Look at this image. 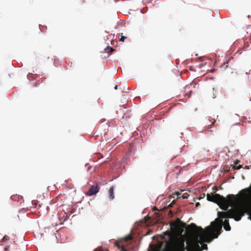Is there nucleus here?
I'll list each match as a JSON object with an SVG mask.
<instances>
[{"mask_svg":"<svg viewBox=\"0 0 251 251\" xmlns=\"http://www.w3.org/2000/svg\"><path fill=\"white\" fill-rule=\"evenodd\" d=\"M114 50V49L112 48H111L109 46H107L105 49V51L106 52H113Z\"/></svg>","mask_w":251,"mask_h":251,"instance_id":"nucleus-10","label":"nucleus"},{"mask_svg":"<svg viewBox=\"0 0 251 251\" xmlns=\"http://www.w3.org/2000/svg\"><path fill=\"white\" fill-rule=\"evenodd\" d=\"M215 122H216V120H214V121L211 123V124L210 125H208V126H209L208 128H211L212 126L214 125Z\"/></svg>","mask_w":251,"mask_h":251,"instance_id":"nucleus-17","label":"nucleus"},{"mask_svg":"<svg viewBox=\"0 0 251 251\" xmlns=\"http://www.w3.org/2000/svg\"><path fill=\"white\" fill-rule=\"evenodd\" d=\"M216 219V221L218 222V223H215V222H213L211 223V225L212 226H210L213 229L215 228L216 225H221V227L222 226V224H224V228L226 231H229L231 229L230 226L228 223V220H226L223 223V220H222L223 218Z\"/></svg>","mask_w":251,"mask_h":251,"instance_id":"nucleus-4","label":"nucleus"},{"mask_svg":"<svg viewBox=\"0 0 251 251\" xmlns=\"http://www.w3.org/2000/svg\"><path fill=\"white\" fill-rule=\"evenodd\" d=\"M121 34V38L120 39L119 41L123 42L124 41V40L126 38V37L123 36L122 33Z\"/></svg>","mask_w":251,"mask_h":251,"instance_id":"nucleus-14","label":"nucleus"},{"mask_svg":"<svg viewBox=\"0 0 251 251\" xmlns=\"http://www.w3.org/2000/svg\"><path fill=\"white\" fill-rule=\"evenodd\" d=\"M185 89L186 91L187 90H189V92H190V94H186V95H187L188 96V98H189L190 95H191V91L190 90V86H186L185 88Z\"/></svg>","mask_w":251,"mask_h":251,"instance_id":"nucleus-13","label":"nucleus"},{"mask_svg":"<svg viewBox=\"0 0 251 251\" xmlns=\"http://www.w3.org/2000/svg\"><path fill=\"white\" fill-rule=\"evenodd\" d=\"M181 221L179 219H177L176 221L170 223L171 230L173 231L177 230L179 228V225Z\"/></svg>","mask_w":251,"mask_h":251,"instance_id":"nucleus-6","label":"nucleus"},{"mask_svg":"<svg viewBox=\"0 0 251 251\" xmlns=\"http://www.w3.org/2000/svg\"><path fill=\"white\" fill-rule=\"evenodd\" d=\"M202 250H207V246L206 244H203L202 246Z\"/></svg>","mask_w":251,"mask_h":251,"instance_id":"nucleus-16","label":"nucleus"},{"mask_svg":"<svg viewBox=\"0 0 251 251\" xmlns=\"http://www.w3.org/2000/svg\"><path fill=\"white\" fill-rule=\"evenodd\" d=\"M214 189L215 191H217L218 190V188H217V187H214Z\"/></svg>","mask_w":251,"mask_h":251,"instance_id":"nucleus-20","label":"nucleus"},{"mask_svg":"<svg viewBox=\"0 0 251 251\" xmlns=\"http://www.w3.org/2000/svg\"><path fill=\"white\" fill-rule=\"evenodd\" d=\"M9 239H10V238H9V237L8 236H7V235H5V236L3 237V238L1 239V241H0V242H5V241H7L9 240Z\"/></svg>","mask_w":251,"mask_h":251,"instance_id":"nucleus-11","label":"nucleus"},{"mask_svg":"<svg viewBox=\"0 0 251 251\" xmlns=\"http://www.w3.org/2000/svg\"><path fill=\"white\" fill-rule=\"evenodd\" d=\"M184 244L183 243H182L176 249V251H184Z\"/></svg>","mask_w":251,"mask_h":251,"instance_id":"nucleus-9","label":"nucleus"},{"mask_svg":"<svg viewBox=\"0 0 251 251\" xmlns=\"http://www.w3.org/2000/svg\"><path fill=\"white\" fill-rule=\"evenodd\" d=\"M248 28H251V25H249Z\"/></svg>","mask_w":251,"mask_h":251,"instance_id":"nucleus-25","label":"nucleus"},{"mask_svg":"<svg viewBox=\"0 0 251 251\" xmlns=\"http://www.w3.org/2000/svg\"><path fill=\"white\" fill-rule=\"evenodd\" d=\"M197 251H201V250L200 249V250H198Z\"/></svg>","mask_w":251,"mask_h":251,"instance_id":"nucleus-26","label":"nucleus"},{"mask_svg":"<svg viewBox=\"0 0 251 251\" xmlns=\"http://www.w3.org/2000/svg\"><path fill=\"white\" fill-rule=\"evenodd\" d=\"M206 198L208 201L218 204L220 208L226 212L230 210H228L230 206H234L237 202L236 198L232 194L228 195L226 198L219 194L211 193L206 195Z\"/></svg>","mask_w":251,"mask_h":251,"instance_id":"nucleus-3","label":"nucleus"},{"mask_svg":"<svg viewBox=\"0 0 251 251\" xmlns=\"http://www.w3.org/2000/svg\"><path fill=\"white\" fill-rule=\"evenodd\" d=\"M99 188L97 184L92 185L87 192V195L89 196L96 195L99 192Z\"/></svg>","mask_w":251,"mask_h":251,"instance_id":"nucleus-5","label":"nucleus"},{"mask_svg":"<svg viewBox=\"0 0 251 251\" xmlns=\"http://www.w3.org/2000/svg\"><path fill=\"white\" fill-rule=\"evenodd\" d=\"M9 246H7V247H6L4 248V250H5V251H7V250H8L9 249Z\"/></svg>","mask_w":251,"mask_h":251,"instance_id":"nucleus-19","label":"nucleus"},{"mask_svg":"<svg viewBox=\"0 0 251 251\" xmlns=\"http://www.w3.org/2000/svg\"><path fill=\"white\" fill-rule=\"evenodd\" d=\"M190 69L191 70H193L192 67H190Z\"/></svg>","mask_w":251,"mask_h":251,"instance_id":"nucleus-23","label":"nucleus"},{"mask_svg":"<svg viewBox=\"0 0 251 251\" xmlns=\"http://www.w3.org/2000/svg\"><path fill=\"white\" fill-rule=\"evenodd\" d=\"M132 237L130 235H128L124 238V240L126 241L131 240H132Z\"/></svg>","mask_w":251,"mask_h":251,"instance_id":"nucleus-12","label":"nucleus"},{"mask_svg":"<svg viewBox=\"0 0 251 251\" xmlns=\"http://www.w3.org/2000/svg\"><path fill=\"white\" fill-rule=\"evenodd\" d=\"M242 168V166L241 165H239L238 166H233V168L235 170V169H237V170H239L240 169H241Z\"/></svg>","mask_w":251,"mask_h":251,"instance_id":"nucleus-15","label":"nucleus"},{"mask_svg":"<svg viewBox=\"0 0 251 251\" xmlns=\"http://www.w3.org/2000/svg\"><path fill=\"white\" fill-rule=\"evenodd\" d=\"M247 213L251 220V198L246 201L241 206L231 208L227 212L218 211L217 215L220 218H232L236 221L241 219Z\"/></svg>","mask_w":251,"mask_h":251,"instance_id":"nucleus-2","label":"nucleus"},{"mask_svg":"<svg viewBox=\"0 0 251 251\" xmlns=\"http://www.w3.org/2000/svg\"><path fill=\"white\" fill-rule=\"evenodd\" d=\"M176 194L177 196H180L181 195V193H179V192H177L176 193Z\"/></svg>","mask_w":251,"mask_h":251,"instance_id":"nucleus-21","label":"nucleus"},{"mask_svg":"<svg viewBox=\"0 0 251 251\" xmlns=\"http://www.w3.org/2000/svg\"><path fill=\"white\" fill-rule=\"evenodd\" d=\"M108 198L110 200H113L114 199V187L111 186L108 191Z\"/></svg>","mask_w":251,"mask_h":251,"instance_id":"nucleus-7","label":"nucleus"},{"mask_svg":"<svg viewBox=\"0 0 251 251\" xmlns=\"http://www.w3.org/2000/svg\"><path fill=\"white\" fill-rule=\"evenodd\" d=\"M121 251H126V249H125L124 248V247H123L121 248Z\"/></svg>","mask_w":251,"mask_h":251,"instance_id":"nucleus-18","label":"nucleus"},{"mask_svg":"<svg viewBox=\"0 0 251 251\" xmlns=\"http://www.w3.org/2000/svg\"><path fill=\"white\" fill-rule=\"evenodd\" d=\"M117 88H118V86L117 85H116L114 87L115 89L117 90Z\"/></svg>","mask_w":251,"mask_h":251,"instance_id":"nucleus-22","label":"nucleus"},{"mask_svg":"<svg viewBox=\"0 0 251 251\" xmlns=\"http://www.w3.org/2000/svg\"><path fill=\"white\" fill-rule=\"evenodd\" d=\"M188 229L195 235V237L187 242L188 248L193 251H197L200 249L199 243L202 244L203 242H209L213 238L218 237V234L216 232L221 229V225H216L214 229L208 226L204 230L202 227L192 223L189 226Z\"/></svg>","mask_w":251,"mask_h":251,"instance_id":"nucleus-1","label":"nucleus"},{"mask_svg":"<svg viewBox=\"0 0 251 251\" xmlns=\"http://www.w3.org/2000/svg\"><path fill=\"white\" fill-rule=\"evenodd\" d=\"M199 204H199V202H198V203H196V206H198V205H199Z\"/></svg>","mask_w":251,"mask_h":251,"instance_id":"nucleus-24","label":"nucleus"},{"mask_svg":"<svg viewBox=\"0 0 251 251\" xmlns=\"http://www.w3.org/2000/svg\"><path fill=\"white\" fill-rule=\"evenodd\" d=\"M225 73L226 74H232L233 73V69L231 68L228 65H226L225 67Z\"/></svg>","mask_w":251,"mask_h":251,"instance_id":"nucleus-8","label":"nucleus"}]
</instances>
